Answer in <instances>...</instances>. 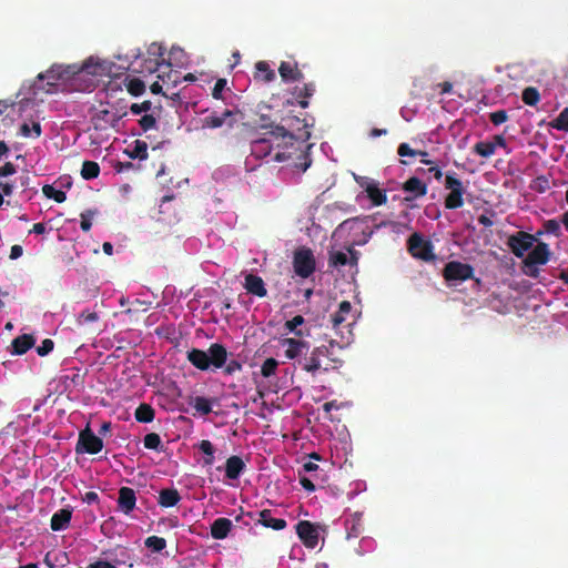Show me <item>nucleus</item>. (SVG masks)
<instances>
[{"label":"nucleus","mask_w":568,"mask_h":568,"mask_svg":"<svg viewBox=\"0 0 568 568\" xmlns=\"http://www.w3.org/2000/svg\"><path fill=\"white\" fill-rule=\"evenodd\" d=\"M282 345L286 347V358L296 359L297 366L312 376L320 372L338 369L343 364V361L333 353L334 346L337 345L334 339H331L328 345L316 346L311 351L307 341L294 337L282 339Z\"/></svg>","instance_id":"obj_1"},{"label":"nucleus","mask_w":568,"mask_h":568,"mask_svg":"<svg viewBox=\"0 0 568 568\" xmlns=\"http://www.w3.org/2000/svg\"><path fill=\"white\" fill-rule=\"evenodd\" d=\"M186 357L187 361L200 371H207L210 366L216 369L224 367L225 374L233 375L235 372L242 369V364L236 359L226 363L227 351L219 343L211 344L207 352L192 348L187 352Z\"/></svg>","instance_id":"obj_2"},{"label":"nucleus","mask_w":568,"mask_h":568,"mask_svg":"<svg viewBox=\"0 0 568 568\" xmlns=\"http://www.w3.org/2000/svg\"><path fill=\"white\" fill-rule=\"evenodd\" d=\"M101 65L93 62V58L88 59L81 67L75 64L62 65L53 64L45 72L39 73L37 79L39 81L48 80V85H55L57 81H80L85 75H99Z\"/></svg>","instance_id":"obj_3"},{"label":"nucleus","mask_w":568,"mask_h":568,"mask_svg":"<svg viewBox=\"0 0 568 568\" xmlns=\"http://www.w3.org/2000/svg\"><path fill=\"white\" fill-rule=\"evenodd\" d=\"M126 115V111L114 105L101 106L92 115L91 121L95 130L105 131L115 128L120 120Z\"/></svg>","instance_id":"obj_4"},{"label":"nucleus","mask_w":568,"mask_h":568,"mask_svg":"<svg viewBox=\"0 0 568 568\" xmlns=\"http://www.w3.org/2000/svg\"><path fill=\"white\" fill-rule=\"evenodd\" d=\"M316 267V261L313 251L302 246L295 250L293 254V268L297 276L302 278L310 277Z\"/></svg>","instance_id":"obj_5"},{"label":"nucleus","mask_w":568,"mask_h":568,"mask_svg":"<svg viewBox=\"0 0 568 568\" xmlns=\"http://www.w3.org/2000/svg\"><path fill=\"white\" fill-rule=\"evenodd\" d=\"M445 189L449 190V193L445 197V207L448 210H456L464 205L463 195L465 187L463 182L456 178L455 173H447L445 176Z\"/></svg>","instance_id":"obj_6"},{"label":"nucleus","mask_w":568,"mask_h":568,"mask_svg":"<svg viewBox=\"0 0 568 568\" xmlns=\"http://www.w3.org/2000/svg\"><path fill=\"white\" fill-rule=\"evenodd\" d=\"M354 180L365 191L373 206H381L387 202L386 190L381 189L377 181L356 174H354Z\"/></svg>","instance_id":"obj_7"},{"label":"nucleus","mask_w":568,"mask_h":568,"mask_svg":"<svg viewBox=\"0 0 568 568\" xmlns=\"http://www.w3.org/2000/svg\"><path fill=\"white\" fill-rule=\"evenodd\" d=\"M409 253L419 260L429 262L435 260L434 247L430 241L425 240L419 233H414L407 241Z\"/></svg>","instance_id":"obj_8"},{"label":"nucleus","mask_w":568,"mask_h":568,"mask_svg":"<svg viewBox=\"0 0 568 568\" xmlns=\"http://www.w3.org/2000/svg\"><path fill=\"white\" fill-rule=\"evenodd\" d=\"M102 448V439L99 436H97L89 426H87L79 433V438L75 446V452L78 454L87 453L95 455L100 453Z\"/></svg>","instance_id":"obj_9"},{"label":"nucleus","mask_w":568,"mask_h":568,"mask_svg":"<svg viewBox=\"0 0 568 568\" xmlns=\"http://www.w3.org/2000/svg\"><path fill=\"white\" fill-rule=\"evenodd\" d=\"M443 276L447 282L470 280L474 277V267L467 263L450 261L444 266Z\"/></svg>","instance_id":"obj_10"},{"label":"nucleus","mask_w":568,"mask_h":568,"mask_svg":"<svg viewBox=\"0 0 568 568\" xmlns=\"http://www.w3.org/2000/svg\"><path fill=\"white\" fill-rule=\"evenodd\" d=\"M239 115H241L239 110H224L221 114L213 112L202 120V126L205 129H217L225 124L232 129L237 122Z\"/></svg>","instance_id":"obj_11"},{"label":"nucleus","mask_w":568,"mask_h":568,"mask_svg":"<svg viewBox=\"0 0 568 568\" xmlns=\"http://www.w3.org/2000/svg\"><path fill=\"white\" fill-rule=\"evenodd\" d=\"M374 216H365L363 219L356 217L353 220L345 221L342 225H346L348 223H352L354 225H358V229H361L364 240L359 242L358 244H365L367 241L372 237L374 232L381 227L390 226L393 230L398 229L399 224L394 221H381L379 223L374 224L373 227L368 225V222L374 221Z\"/></svg>","instance_id":"obj_12"},{"label":"nucleus","mask_w":568,"mask_h":568,"mask_svg":"<svg viewBox=\"0 0 568 568\" xmlns=\"http://www.w3.org/2000/svg\"><path fill=\"white\" fill-rule=\"evenodd\" d=\"M296 534L303 545L306 548H315L318 544V526L308 521V520H301L295 526Z\"/></svg>","instance_id":"obj_13"},{"label":"nucleus","mask_w":568,"mask_h":568,"mask_svg":"<svg viewBox=\"0 0 568 568\" xmlns=\"http://www.w3.org/2000/svg\"><path fill=\"white\" fill-rule=\"evenodd\" d=\"M535 240L534 235L524 231H518L508 237L507 245L515 256L523 257L525 252L532 247Z\"/></svg>","instance_id":"obj_14"},{"label":"nucleus","mask_w":568,"mask_h":568,"mask_svg":"<svg viewBox=\"0 0 568 568\" xmlns=\"http://www.w3.org/2000/svg\"><path fill=\"white\" fill-rule=\"evenodd\" d=\"M550 250L547 243L539 242L526 256L523 261L525 266H529L531 264L544 265L550 258Z\"/></svg>","instance_id":"obj_15"},{"label":"nucleus","mask_w":568,"mask_h":568,"mask_svg":"<svg viewBox=\"0 0 568 568\" xmlns=\"http://www.w3.org/2000/svg\"><path fill=\"white\" fill-rule=\"evenodd\" d=\"M267 135H270L273 145L275 144L276 148L292 146L294 141H296L295 135L290 132L285 125L273 126L272 130L267 132Z\"/></svg>","instance_id":"obj_16"},{"label":"nucleus","mask_w":568,"mask_h":568,"mask_svg":"<svg viewBox=\"0 0 568 568\" xmlns=\"http://www.w3.org/2000/svg\"><path fill=\"white\" fill-rule=\"evenodd\" d=\"M135 504H136L135 491L130 487H121L119 489V497H118L119 509L123 514L129 515L135 508Z\"/></svg>","instance_id":"obj_17"},{"label":"nucleus","mask_w":568,"mask_h":568,"mask_svg":"<svg viewBox=\"0 0 568 568\" xmlns=\"http://www.w3.org/2000/svg\"><path fill=\"white\" fill-rule=\"evenodd\" d=\"M246 465L244 460L236 455H233L226 459L225 463V477L230 480H236L245 471Z\"/></svg>","instance_id":"obj_18"},{"label":"nucleus","mask_w":568,"mask_h":568,"mask_svg":"<svg viewBox=\"0 0 568 568\" xmlns=\"http://www.w3.org/2000/svg\"><path fill=\"white\" fill-rule=\"evenodd\" d=\"M244 288L247 291V293L257 297H265L267 295V290L263 278L252 273L245 276Z\"/></svg>","instance_id":"obj_19"},{"label":"nucleus","mask_w":568,"mask_h":568,"mask_svg":"<svg viewBox=\"0 0 568 568\" xmlns=\"http://www.w3.org/2000/svg\"><path fill=\"white\" fill-rule=\"evenodd\" d=\"M278 73L284 82L300 81L304 78L296 62L283 61L278 67Z\"/></svg>","instance_id":"obj_20"},{"label":"nucleus","mask_w":568,"mask_h":568,"mask_svg":"<svg viewBox=\"0 0 568 568\" xmlns=\"http://www.w3.org/2000/svg\"><path fill=\"white\" fill-rule=\"evenodd\" d=\"M72 509L70 508H61L57 513H54L51 517L50 527L54 531H60L65 529L71 520Z\"/></svg>","instance_id":"obj_21"},{"label":"nucleus","mask_w":568,"mask_h":568,"mask_svg":"<svg viewBox=\"0 0 568 568\" xmlns=\"http://www.w3.org/2000/svg\"><path fill=\"white\" fill-rule=\"evenodd\" d=\"M273 149L272 139L270 135L254 140L251 144V154L256 159H263L271 154Z\"/></svg>","instance_id":"obj_22"},{"label":"nucleus","mask_w":568,"mask_h":568,"mask_svg":"<svg viewBox=\"0 0 568 568\" xmlns=\"http://www.w3.org/2000/svg\"><path fill=\"white\" fill-rule=\"evenodd\" d=\"M257 523L263 525L266 528H272L274 530H282L286 527V520L283 518H274L271 509H263L258 513Z\"/></svg>","instance_id":"obj_23"},{"label":"nucleus","mask_w":568,"mask_h":568,"mask_svg":"<svg viewBox=\"0 0 568 568\" xmlns=\"http://www.w3.org/2000/svg\"><path fill=\"white\" fill-rule=\"evenodd\" d=\"M232 527L233 524L229 518L220 517L211 525V536L214 539H224L230 534Z\"/></svg>","instance_id":"obj_24"},{"label":"nucleus","mask_w":568,"mask_h":568,"mask_svg":"<svg viewBox=\"0 0 568 568\" xmlns=\"http://www.w3.org/2000/svg\"><path fill=\"white\" fill-rule=\"evenodd\" d=\"M427 183L423 182L417 176H412L403 184V191L406 193H412L414 197H422L427 194Z\"/></svg>","instance_id":"obj_25"},{"label":"nucleus","mask_w":568,"mask_h":568,"mask_svg":"<svg viewBox=\"0 0 568 568\" xmlns=\"http://www.w3.org/2000/svg\"><path fill=\"white\" fill-rule=\"evenodd\" d=\"M304 323L305 318L302 315H295L292 320L285 322L284 329L302 339V337L310 335V328L302 327Z\"/></svg>","instance_id":"obj_26"},{"label":"nucleus","mask_w":568,"mask_h":568,"mask_svg":"<svg viewBox=\"0 0 568 568\" xmlns=\"http://www.w3.org/2000/svg\"><path fill=\"white\" fill-rule=\"evenodd\" d=\"M34 338L32 335L23 334L16 337L11 342V354L12 355H23L34 345Z\"/></svg>","instance_id":"obj_27"},{"label":"nucleus","mask_w":568,"mask_h":568,"mask_svg":"<svg viewBox=\"0 0 568 568\" xmlns=\"http://www.w3.org/2000/svg\"><path fill=\"white\" fill-rule=\"evenodd\" d=\"M276 74L266 61H258L255 63L254 79L256 81L272 82L275 80Z\"/></svg>","instance_id":"obj_28"},{"label":"nucleus","mask_w":568,"mask_h":568,"mask_svg":"<svg viewBox=\"0 0 568 568\" xmlns=\"http://www.w3.org/2000/svg\"><path fill=\"white\" fill-rule=\"evenodd\" d=\"M181 500V496L175 488H165L159 493V505L164 508L174 507Z\"/></svg>","instance_id":"obj_29"},{"label":"nucleus","mask_w":568,"mask_h":568,"mask_svg":"<svg viewBox=\"0 0 568 568\" xmlns=\"http://www.w3.org/2000/svg\"><path fill=\"white\" fill-rule=\"evenodd\" d=\"M106 555V559H98L90 562L87 568H118V566L125 565L124 559H119L115 555L112 556V551L104 552Z\"/></svg>","instance_id":"obj_30"},{"label":"nucleus","mask_w":568,"mask_h":568,"mask_svg":"<svg viewBox=\"0 0 568 568\" xmlns=\"http://www.w3.org/2000/svg\"><path fill=\"white\" fill-rule=\"evenodd\" d=\"M315 92V84L314 83H306L302 88L295 87L293 94L298 101V104L305 109L308 106V99L314 94Z\"/></svg>","instance_id":"obj_31"},{"label":"nucleus","mask_w":568,"mask_h":568,"mask_svg":"<svg viewBox=\"0 0 568 568\" xmlns=\"http://www.w3.org/2000/svg\"><path fill=\"white\" fill-rule=\"evenodd\" d=\"M352 311V304L348 301H343L338 305V310L332 314V325L334 328H337L342 323L345 322L347 315Z\"/></svg>","instance_id":"obj_32"},{"label":"nucleus","mask_w":568,"mask_h":568,"mask_svg":"<svg viewBox=\"0 0 568 568\" xmlns=\"http://www.w3.org/2000/svg\"><path fill=\"white\" fill-rule=\"evenodd\" d=\"M155 412L149 404H140L135 409L134 417L139 423H151L154 419Z\"/></svg>","instance_id":"obj_33"},{"label":"nucleus","mask_w":568,"mask_h":568,"mask_svg":"<svg viewBox=\"0 0 568 568\" xmlns=\"http://www.w3.org/2000/svg\"><path fill=\"white\" fill-rule=\"evenodd\" d=\"M216 402L215 399H210L203 396H196L192 406L199 412L201 415H209L212 412V404Z\"/></svg>","instance_id":"obj_34"},{"label":"nucleus","mask_w":568,"mask_h":568,"mask_svg":"<svg viewBox=\"0 0 568 568\" xmlns=\"http://www.w3.org/2000/svg\"><path fill=\"white\" fill-rule=\"evenodd\" d=\"M126 153L131 159L145 160L148 159V144L144 141L136 140L132 149L128 150Z\"/></svg>","instance_id":"obj_35"},{"label":"nucleus","mask_w":568,"mask_h":568,"mask_svg":"<svg viewBox=\"0 0 568 568\" xmlns=\"http://www.w3.org/2000/svg\"><path fill=\"white\" fill-rule=\"evenodd\" d=\"M100 174V165L94 161H84L82 163L81 176L84 180H93Z\"/></svg>","instance_id":"obj_36"},{"label":"nucleus","mask_w":568,"mask_h":568,"mask_svg":"<svg viewBox=\"0 0 568 568\" xmlns=\"http://www.w3.org/2000/svg\"><path fill=\"white\" fill-rule=\"evenodd\" d=\"M473 151L483 158H489L495 153L496 144L489 141H480L474 145Z\"/></svg>","instance_id":"obj_37"},{"label":"nucleus","mask_w":568,"mask_h":568,"mask_svg":"<svg viewBox=\"0 0 568 568\" xmlns=\"http://www.w3.org/2000/svg\"><path fill=\"white\" fill-rule=\"evenodd\" d=\"M348 264V255L342 251H331L328 253V265L331 267H342Z\"/></svg>","instance_id":"obj_38"},{"label":"nucleus","mask_w":568,"mask_h":568,"mask_svg":"<svg viewBox=\"0 0 568 568\" xmlns=\"http://www.w3.org/2000/svg\"><path fill=\"white\" fill-rule=\"evenodd\" d=\"M42 193L45 197L54 200L57 203H63L67 200V194L62 190L55 189L53 185L45 184L42 187Z\"/></svg>","instance_id":"obj_39"},{"label":"nucleus","mask_w":568,"mask_h":568,"mask_svg":"<svg viewBox=\"0 0 568 568\" xmlns=\"http://www.w3.org/2000/svg\"><path fill=\"white\" fill-rule=\"evenodd\" d=\"M521 99L525 104L535 106L540 101V94L534 87H527L521 93Z\"/></svg>","instance_id":"obj_40"},{"label":"nucleus","mask_w":568,"mask_h":568,"mask_svg":"<svg viewBox=\"0 0 568 568\" xmlns=\"http://www.w3.org/2000/svg\"><path fill=\"white\" fill-rule=\"evenodd\" d=\"M143 444H144V447L148 449H153V450H158V452L163 449L161 437L156 433L146 434L143 438Z\"/></svg>","instance_id":"obj_41"},{"label":"nucleus","mask_w":568,"mask_h":568,"mask_svg":"<svg viewBox=\"0 0 568 568\" xmlns=\"http://www.w3.org/2000/svg\"><path fill=\"white\" fill-rule=\"evenodd\" d=\"M144 545L153 552H161L166 547V540L159 536H150L145 539Z\"/></svg>","instance_id":"obj_42"},{"label":"nucleus","mask_w":568,"mask_h":568,"mask_svg":"<svg viewBox=\"0 0 568 568\" xmlns=\"http://www.w3.org/2000/svg\"><path fill=\"white\" fill-rule=\"evenodd\" d=\"M41 133L42 129L39 122H33L31 126L27 122H24L20 126V134L24 138H39Z\"/></svg>","instance_id":"obj_43"},{"label":"nucleus","mask_w":568,"mask_h":568,"mask_svg":"<svg viewBox=\"0 0 568 568\" xmlns=\"http://www.w3.org/2000/svg\"><path fill=\"white\" fill-rule=\"evenodd\" d=\"M550 126L559 131L568 132V108H565L558 116L550 122Z\"/></svg>","instance_id":"obj_44"},{"label":"nucleus","mask_w":568,"mask_h":568,"mask_svg":"<svg viewBox=\"0 0 568 568\" xmlns=\"http://www.w3.org/2000/svg\"><path fill=\"white\" fill-rule=\"evenodd\" d=\"M126 90L131 95L139 97L144 93L145 84L141 79L133 78L128 81Z\"/></svg>","instance_id":"obj_45"},{"label":"nucleus","mask_w":568,"mask_h":568,"mask_svg":"<svg viewBox=\"0 0 568 568\" xmlns=\"http://www.w3.org/2000/svg\"><path fill=\"white\" fill-rule=\"evenodd\" d=\"M148 58H153L160 62H164L165 48L156 42L151 43L146 50Z\"/></svg>","instance_id":"obj_46"},{"label":"nucleus","mask_w":568,"mask_h":568,"mask_svg":"<svg viewBox=\"0 0 568 568\" xmlns=\"http://www.w3.org/2000/svg\"><path fill=\"white\" fill-rule=\"evenodd\" d=\"M397 154L400 156V158H405V156H416V155H420V156H427L428 153L426 151H422V150H414L410 148V145L408 143H400L397 148Z\"/></svg>","instance_id":"obj_47"},{"label":"nucleus","mask_w":568,"mask_h":568,"mask_svg":"<svg viewBox=\"0 0 568 568\" xmlns=\"http://www.w3.org/2000/svg\"><path fill=\"white\" fill-rule=\"evenodd\" d=\"M277 366H278V362L275 358L270 357V358L265 359L264 363L262 364L261 374L264 377H271L275 374Z\"/></svg>","instance_id":"obj_48"},{"label":"nucleus","mask_w":568,"mask_h":568,"mask_svg":"<svg viewBox=\"0 0 568 568\" xmlns=\"http://www.w3.org/2000/svg\"><path fill=\"white\" fill-rule=\"evenodd\" d=\"M161 64H163V63L153 58H146L144 60L143 64L141 65V69H136L135 71L140 72V73H144V72L153 73V72L158 71V69Z\"/></svg>","instance_id":"obj_49"},{"label":"nucleus","mask_w":568,"mask_h":568,"mask_svg":"<svg viewBox=\"0 0 568 568\" xmlns=\"http://www.w3.org/2000/svg\"><path fill=\"white\" fill-rule=\"evenodd\" d=\"M98 320H99L98 313L90 312L88 310L82 311L77 317V322L79 325L93 323V322H97Z\"/></svg>","instance_id":"obj_50"},{"label":"nucleus","mask_w":568,"mask_h":568,"mask_svg":"<svg viewBox=\"0 0 568 568\" xmlns=\"http://www.w3.org/2000/svg\"><path fill=\"white\" fill-rule=\"evenodd\" d=\"M94 214H95V211H92V210H87L81 213L80 226L83 232H89L91 230V226H92L91 219Z\"/></svg>","instance_id":"obj_51"},{"label":"nucleus","mask_w":568,"mask_h":568,"mask_svg":"<svg viewBox=\"0 0 568 568\" xmlns=\"http://www.w3.org/2000/svg\"><path fill=\"white\" fill-rule=\"evenodd\" d=\"M489 119L494 125H500L508 120V114L505 110H497L489 114Z\"/></svg>","instance_id":"obj_52"},{"label":"nucleus","mask_w":568,"mask_h":568,"mask_svg":"<svg viewBox=\"0 0 568 568\" xmlns=\"http://www.w3.org/2000/svg\"><path fill=\"white\" fill-rule=\"evenodd\" d=\"M53 347H54L53 341L51 338H45L37 347V353L39 356H45L53 351Z\"/></svg>","instance_id":"obj_53"},{"label":"nucleus","mask_w":568,"mask_h":568,"mask_svg":"<svg viewBox=\"0 0 568 568\" xmlns=\"http://www.w3.org/2000/svg\"><path fill=\"white\" fill-rule=\"evenodd\" d=\"M139 123H140V126L142 128V130L144 132H146L155 126L156 120L152 114H144L140 119Z\"/></svg>","instance_id":"obj_54"},{"label":"nucleus","mask_w":568,"mask_h":568,"mask_svg":"<svg viewBox=\"0 0 568 568\" xmlns=\"http://www.w3.org/2000/svg\"><path fill=\"white\" fill-rule=\"evenodd\" d=\"M544 230H545V232H547L549 234H554V235L558 236L560 234L559 222L556 220H547L544 223Z\"/></svg>","instance_id":"obj_55"},{"label":"nucleus","mask_w":568,"mask_h":568,"mask_svg":"<svg viewBox=\"0 0 568 568\" xmlns=\"http://www.w3.org/2000/svg\"><path fill=\"white\" fill-rule=\"evenodd\" d=\"M152 106L151 101L146 100L142 103H133L130 106V110L133 114H141L142 112H148Z\"/></svg>","instance_id":"obj_56"},{"label":"nucleus","mask_w":568,"mask_h":568,"mask_svg":"<svg viewBox=\"0 0 568 568\" xmlns=\"http://www.w3.org/2000/svg\"><path fill=\"white\" fill-rule=\"evenodd\" d=\"M226 87V80L225 79H219L212 90V97L216 100L222 99V92Z\"/></svg>","instance_id":"obj_57"},{"label":"nucleus","mask_w":568,"mask_h":568,"mask_svg":"<svg viewBox=\"0 0 568 568\" xmlns=\"http://www.w3.org/2000/svg\"><path fill=\"white\" fill-rule=\"evenodd\" d=\"M17 172V168L13 163L7 162L0 166V179L13 175Z\"/></svg>","instance_id":"obj_58"},{"label":"nucleus","mask_w":568,"mask_h":568,"mask_svg":"<svg viewBox=\"0 0 568 568\" xmlns=\"http://www.w3.org/2000/svg\"><path fill=\"white\" fill-rule=\"evenodd\" d=\"M199 448L205 456H211L215 453L213 444L207 439L201 440Z\"/></svg>","instance_id":"obj_59"},{"label":"nucleus","mask_w":568,"mask_h":568,"mask_svg":"<svg viewBox=\"0 0 568 568\" xmlns=\"http://www.w3.org/2000/svg\"><path fill=\"white\" fill-rule=\"evenodd\" d=\"M303 470L304 473L313 474V477L316 479L318 477L317 473L320 470V466L316 463L308 460L304 463Z\"/></svg>","instance_id":"obj_60"},{"label":"nucleus","mask_w":568,"mask_h":568,"mask_svg":"<svg viewBox=\"0 0 568 568\" xmlns=\"http://www.w3.org/2000/svg\"><path fill=\"white\" fill-rule=\"evenodd\" d=\"M417 172H418V173H423V174H424V173L433 174V176H434L437 181H439V180L443 178V172H442V170H440L438 166H436V165H435V166H430V168H428L427 170H425V169H418V170H417Z\"/></svg>","instance_id":"obj_61"},{"label":"nucleus","mask_w":568,"mask_h":568,"mask_svg":"<svg viewBox=\"0 0 568 568\" xmlns=\"http://www.w3.org/2000/svg\"><path fill=\"white\" fill-rule=\"evenodd\" d=\"M300 484H301V486H302L305 490H307V491H310V493L315 491V489H316L315 484L313 483V480H312V479H310V478H308V477H306V476H301V475H300Z\"/></svg>","instance_id":"obj_62"},{"label":"nucleus","mask_w":568,"mask_h":568,"mask_svg":"<svg viewBox=\"0 0 568 568\" xmlns=\"http://www.w3.org/2000/svg\"><path fill=\"white\" fill-rule=\"evenodd\" d=\"M523 271L527 276H530L532 278H537L539 276V270L537 267V264H531L529 266H525V264H523Z\"/></svg>","instance_id":"obj_63"},{"label":"nucleus","mask_w":568,"mask_h":568,"mask_svg":"<svg viewBox=\"0 0 568 568\" xmlns=\"http://www.w3.org/2000/svg\"><path fill=\"white\" fill-rule=\"evenodd\" d=\"M0 189L3 195L10 196L13 193V184L0 180Z\"/></svg>","instance_id":"obj_64"}]
</instances>
